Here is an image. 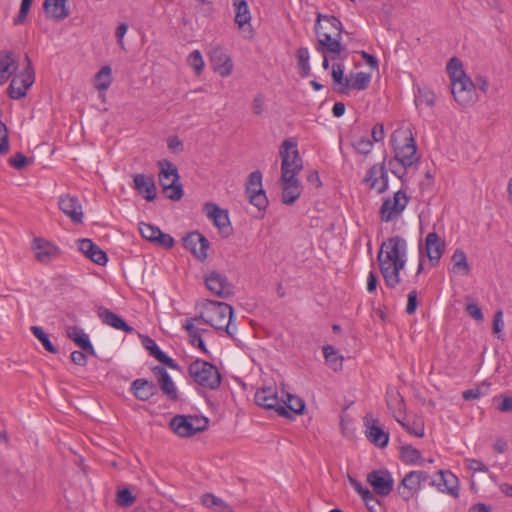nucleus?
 <instances>
[{
    "instance_id": "nucleus-13",
    "label": "nucleus",
    "mask_w": 512,
    "mask_h": 512,
    "mask_svg": "<svg viewBox=\"0 0 512 512\" xmlns=\"http://www.w3.org/2000/svg\"><path fill=\"white\" fill-rule=\"evenodd\" d=\"M363 182L369 187V189L374 190L379 194L387 191L389 186V177L384 162L371 166L366 172Z\"/></svg>"
},
{
    "instance_id": "nucleus-44",
    "label": "nucleus",
    "mask_w": 512,
    "mask_h": 512,
    "mask_svg": "<svg viewBox=\"0 0 512 512\" xmlns=\"http://www.w3.org/2000/svg\"><path fill=\"white\" fill-rule=\"evenodd\" d=\"M296 57H297V62H298V66H299V69H300V75L301 77L303 78H306L309 76L310 74V64H309V60H310V54H309V50L307 47H301L297 50V53H296Z\"/></svg>"
},
{
    "instance_id": "nucleus-61",
    "label": "nucleus",
    "mask_w": 512,
    "mask_h": 512,
    "mask_svg": "<svg viewBox=\"0 0 512 512\" xmlns=\"http://www.w3.org/2000/svg\"><path fill=\"white\" fill-rule=\"evenodd\" d=\"M504 328V320H503V312L501 310L497 311L494 315L493 319V332L498 335V338H501L500 333Z\"/></svg>"
},
{
    "instance_id": "nucleus-1",
    "label": "nucleus",
    "mask_w": 512,
    "mask_h": 512,
    "mask_svg": "<svg viewBox=\"0 0 512 512\" xmlns=\"http://www.w3.org/2000/svg\"><path fill=\"white\" fill-rule=\"evenodd\" d=\"M377 260L386 286L396 288L401 283L400 272L407 263L406 240L401 236L388 238L381 244Z\"/></svg>"
},
{
    "instance_id": "nucleus-12",
    "label": "nucleus",
    "mask_w": 512,
    "mask_h": 512,
    "mask_svg": "<svg viewBox=\"0 0 512 512\" xmlns=\"http://www.w3.org/2000/svg\"><path fill=\"white\" fill-rule=\"evenodd\" d=\"M429 475L425 471H410L397 486V494L404 501L408 502L421 490L422 484L426 482Z\"/></svg>"
},
{
    "instance_id": "nucleus-55",
    "label": "nucleus",
    "mask_w": 512,
    "mask_h": 512,
    "mask_svg": "<svg viewBox=\"0 0 512 512\" xmlns=\"http://www.w3.org/2000/svg\"><path fill=\"white\" fill-rule=\"evenodd\" d=\"M32 2H33V0H22L21 1L19 13H18L17 17L14 19L15 25L22 24L25 21L27 14L30 10V6H31Z\"/></svg>"
},
{
    "instance_id": "nucleus-19",
    "label": "nucleus",
    "mask_w": 512,
    "mask_h": 512,
    "mask_svg": "<svg viewBox=\"0 0 512 512\" xmlns=\"http://www.w3.org/2000/svg\"><path fill=\"white\" fill-rule=\"evenodd\" d=\"M208 290L220 298H228L233 294V287L226 276L212 271L205 278Z\"/></svg>"
},
{
    "instance_id": "nucleus-28",
    "label": "nucleus",
    "mask_w": 512,
    "mask_h": 512,
    "mask_svg": "<svg viewBox=\"0 0 512 512\" xmlns=\"http://www.w3.org/2000/svg\"><path fill=\"white\" fill-rule=\"evenodd\" d=\"M282 186V202L292 205L300 197L302 186L298 178H280Z\"/></svg>"
},
{
    "instance_id": "nucleus-4",
    "label": "nucleus",
    "mask_w": 512,
    "mask_h": 512,
    "mask_svg": "<svg viewBox=\"0 0 512 512\" xmlns=\"http://www.w3.org/2000/svg\"><path fill=\"white\" fill-rule=\"evenodd\" d=\"M233 317L232 307L224 302L208 300L203 307L200 319L217 330H224L228 335H233L230 329Z\"/></svg>"
},
{
    "instance_id": "nucleus-49",
    "label": "nucleus",
    "mask_w": 512,
    "mask_h": 512,
    "mask_svg": "<svg viewBox=\"0 0 512 512\" xmlns=\"http://www.w3.org/2000/svg\"><path fill=\"white\" fill-rule=\"evenodd\" d=\"M371 81V75L365 72H358L353 79H350V89L364 90L368 87Z\"/></svg>"
},
{
    "instance_id": "nucleus-18",
    "label": "nucleus",
    "mask_w": 512,
    "mask_h": 512,
    "mask_svg": "<svg viewBox=\"0 0 512 512\" xmlns=\"http://www.w3.org/2000/svg\"><path fill=\"white\" fill-rule=\"evenodd\" d=\"M365 436L367 439L377 447L384 448L389 443V433L384 431L377 419H374L371 414H366L364 417Z\"/></svg>"
},
{
    "instance_id": "nucleus-21",
    "label": "nucleus",
    "mask_w": 512,
    "mask_h": 512,
    "mask_svg": "<svg viewBox=\"0 0 512 512\" xmlns=\"http://www.w3.org/2000/svg\"><path fill=\"white\" fill-rule=\"evenodd\" d=\"M184 247L199 260L207 258L208 240L199 232H191L183 238Z\"/></svg>"
},
{
    "instance_id": "nucleus-57",
    "label": "nucleus",
    "mask_w": 512,
    "mask_h": 512,
    "mask_svg": "<svg viewBox=\"0 0 512 512\" xmlns=\"http://www.w3.org/2000/svg\"><path fill=\"white\" fill-rule=\"evenodd\" d=\"M142 345L143 347L149 351L150 355L154 358L157 356V353H160L162 350L157 345V343L150 338L149 336L142 337Z\"/></svg>"
},
{
    "instance_id": "nucleus-63",
    "label": "nucleus",
    "mask_w": 512,
    "mask_h": 512,
    "mask_svg": "<svg viewBox=\"0 0 512 512\" xmlns=\"http://www.w3.org/2000/svg\"><path fill=\"white\" fill-rule=\"evenodd\" d=\"M466 312L476 321L483 320V313L481 308L475 303H469L466 305Z\"/></svg>"
},
{
    "instance_id": "nucleus-26",
    "label": "nucleus",
    "mask_w": 512,
    "mask_h": 512,
    "mask_svg": "<svg viewBox=\"0 0 512 512\" xmlns=\"http://www.w3.org/2000/svg\"><path fill=\"white\" fill-rule=\"evenodd\" d=\"M78 249L89 260L97 265L104 266L108 262V256L96 243L91 239L84 238L78 241Z\"/></svg>"
},
{
    "instance_id": "nucleus-38",
    "label": "nucleus",
    "mask_w": 512,
    "mask_h": 512,
    "mask_svg": "<svg viewBox=\"0 0 512 512\" xmlns=\"http://www.w3.org/2000/svg\"><path fill=\"white\" fill-rule=\"evenodd\" d=\"M344 70L343 64L336 63L332 66V79L338 86L337 91L341 94H346L350 90V79H344Z\"/></svg>"
},
{
    "instance_id": "nucleus-40",
    "label": "nucleus",
    "mask_w": 512,
    "mask_h": 512,
    "mask_svg": "<svg viewBox=\"0 0 512 512\" xmlns=\"http://www.w3.org/2000/svg\"><path fill=\"white\" fill-rule=\"evenodd\" d=\"M195 319H188L186 320L183 327L188 332L190 343L194 346L199 348L203 353L208 354V350L206 348L205 342L202 339L198 329L194 325Z\"/></svg>"
},
{
    "instance_id": "nucleus-14",
    "label": "nucleus",
    "mask_w": 512,
    "mask_h": 512,
    "mask_svg": "<svg viewBox=\"0 0 512 512\" xmlns=\"http://www.w3.org/2000/svg\"><path fill=\"white\" fill-rule=\"evenodd\" d=\"M255 402L265 409L275 410L280 416L289 415V412L285 410V406L282 404V399H279L276 389L272 387L258 390L255 394Z\"/></svg>"
},
{
    "instance_id": "nucleus-27",
    "label": "nucleus",
    "mask_w": 512,
    "mask_h": 512,
    "mask_svg": "<svg viewBox=\"0 0 512 512\" xmlns=\"http://www.w3.org/2000/svg\"><path fill=\"white\" fill-rule=\"evenodd\" d=\"M132 187L147 201H153L157 196L155 181L152 176L146 174L134 175Z\"/></svg>"
},
{
    "instance_id": "nucleus-32",
    "label": "nucleus",
    "mask_w": 512,
    "mask_h": 512,
    "mask_svg": "<svg viewBox=\"0 0 512 512\" xmlns=\"http://www.w3.org/2000/svg\"><path fill=\"white\" fill-rule=\"evenodd\" d=\"M98 315L104 324L116 330H121L126 333H132L134 331L133 327L129 326L122 317L109 309H100Z\"/></svg>"
},
{
    "instance_id": "nucleus-17",
    "label": "nucleus",
    "mask_w": 512,
    "mask_h": 512,
    "mask_svg": "<svg viewBox=\"0 0 512 512\" xmlns=\"http://www.w3.org/2000/svg\"><path fill=\"white\" fill-rule=\"evenodd\" d=\"M209 57L213 69L221 77H228L233 71V62L223 47L217 45L209 51Z\"/></svg>"
},
{
    "instance_id": "nucleus-53",
    "label": "nucleus",
    "mask_w": 512,
    "mask_h": 512,
    "mask_svg": "<svg viewBox=\"0 0 512 512\" xmlns=\"http://www.w3.org/2000/svg\"><path fill=\"white\" fill-rule=\"evenodd\" d=\"M397 422L411 435L416 437H423L424 435V427L421 424H409L400 419H397Z\"/></svg>"
},
{
    "instance_id": "nucleus-15",
    "label": "nucleus",
    "mask_w": 512,
    "mask_h": 512,
    "mask_svg": "<svg viewBox=\"0 0 512 512\" xmlns=\"http://www.w3.org/2000/svg\"><path fill=\"white\" fill-rule=\"evenodd\" d=\"M31 249L37 261L43 264L54 261L61 254L60 248L57 245L41 237H35L33 239Z\"/></svg>"
},
{
    "instance_id": "nucleus-10",
    "label": "nucleus",
    "mask_w": 512,
    "mask_h": 512,
    "mask_svg": "<svg viewBox=\"0 0 512 512\" xmlns=\"http://www.w3.org/2000/svg\"><path fill=\"white\" fill-rule=\"evenodd\" d=\"M409 203V197L405 190L400 189L387 197L379 210V216L382 222L388 223L397 219L406 209Z\"/></svg>"
},
{
    "instance_id": "nucleus-25",
    "label": "nucleus",
    "mask_w": 512,
    "mask_h": 512,
    "mask_svg": "<svg viewBox=\"0 0 512 512\" xmlns=\"http://www.w3.org/2000/svg\"><path fill=\"white\" fill-rule=\"evenodd\" d=\"M439 478L432 480L430 484L436 486L438 491L449 494L453 497L459 496V481L458 478L450 471L440 470L438 472Z\"/></svg>"
},
{
    "instance_id": "nucleus-36",
    "label": "nucleus",
    "mask_w": 512,
    "mask_h": 512,
    "mask_svg": "<svg viewBox=\"0 0 512 512\" xmlns=\"http://www.w3.org/2000/svg\"><path fill=\"white\" fill-rule=\"evenodd\" d=\"M201 502L206 508L214 512H234L227 502L212 493L202 495Z\"/></svg>"
},
{
    "instance_id": "nucleus-39",
    "label": "nucleus",
    "mask_w": 512,
    "mask_h": 512,
    "mask_svg": "<svg viewBox=\"0 0 512 512\" xmlns=\"http://www.w3.org/2000/svg\"><path fill=\"white\" fill-rule=\"evenodd\" d=\"M326 364L334 371H339L343 366V356L331 345L322 348Z\"/></svg>"
},
{
    "instance_id": "nucleus-3",
    "label": "nucleus",
    "mask_w": 512,
    "mask_h": 512,
    "mask_svg": "<svg viewBox=\"0 0 512 512\" xmlns=\"http://www.w3.org/2000/svg\"><path fill=\"white\" fill-rule=\"evenodd\" d=\"M391 144L394 151V161L404 169L418 163L417 146L412 131L408 127H400L391 135Z\"/></svg>"
},
{
    "instance_id": "nucleus-58",
    "label": "nucleus",
    "mask_w": 512,
    "mask_h": 512,
    "mask_svg": "<svg viewBox=\"0 0 512 512\" xmlns=\"http://www.w3.org/2000/svg\"><path fill=\"white\" fill-rule=\"evenodd\" d=\"M154 242L157 243L158 245H160L161 247L167 248V249L172 248L175 244L173 237L170 236L169 234L162 232V231L159 232V234L156 237Z\"/></svg>"
},
{
    "instance_id": "nucleus-46",
    "label": "nucleus",
    "mask_w": 512,
    "mask_h": 512,
    "mask_svg": "<svg viewBox=\"0 0 512 512\" xmlns=\"http://www.w3.org/2000/svg\"><path fill=\"white\" fill-rule=\"evenodd\" d=\"M31 332L42 343V345L48 352H50V353L57 352V349L50 341L49 336L45 333V331L41 327L32 326Z\"/></svg>"
},
{
    "instance_id": "nucleus-51",
    "label": "nucleus",
    "mask_w": 512,
    "mask_h": 512,
    "mask_svg": "<svg viewBox=\"0 0 512 512\" xmlns=\"http://www.w3.org/2000/svg\"><path fill=\"white\" fill-rule=\"evenodd\" d=\"M352 146L357 153L366 156L372 151L374 144L367 137H360L352 142Z\"/></svg>"
},
{
    "instance_id": "nucleus-29",
    "label": "nucleus",
    "mask_w": 512,
    "mask_h": 512,
    "mask_svg": "<svg viewBox=\"0 0 512 512\" xmlns=\"http://www.w3.org/2000/svg\"><path fill=\"white\" fill-rule=\"evenodd\" d=\"M67 3L68 0H44L43 9L48 18L60 22L70 14Z\"/></svg>"
},
{
    "instance_id": "nucleus-60",
    "label": "nucleus",
    "mask_w": 512,
    "mask_h": 512,
    "mask_svg": "<svg viewBox=\"0 0 512 512\" xmlns=\"http://www.w3.org/2000/svg\"><path fill=\"white\" fill-rule=\"evenodd\" d=\"M417 309V291L414 289L409 292L408 299H407V305H406V313L408 315H412L416 312Z\"/></svg>"
},
{
    "instance_id": "nucleus-34",
    "label": "nucleus",
    "mask_w": 512,
    "mask_h": 512,
    "mask_svg": "<svg viewBox=\"0 0 512 512\" xmlns=\"http://www.w3.org/2000/svg\"><path fill=\"white\" fill-rule=\"evenodd\" d=\"M14 54L9 51H0V84L6 82L16 71Z\"/></svg>"
},
{
    "instance_id": "nucleus-47",
    "label": "nucleus",
    "mask_w": 512,
    "mask_h": 512,
    "mask_svg": "<svg viewBox=\"0 0 512 512\" xmlns=\"http://www.w3.org/2000/svg\"><path fill=\"white\" fill-rule=\"evenodd\" d=\"M447 72L449 73L450 80L466 76L463 70L462 62L456 57H453L448 61Z\"/></svg>"
},
{
    "instance_id": "nucleus-35",
    "label": "nucleus",
    "mask_w": 512,
    "mask_h": 512,
    "mask_svg": "<svg viewBox=\"0 0 512 512\" xmlns=\"http://www.w3.org/2000/svg\"><path fill=\"white\" fill-rule=\"evenodd\" d=\"M233 7L235 10V23L239 29L245 31L246 25L250 27L251 21V13L247 0H233Z\"/></svg>"
},
{
    "instance_id": "nucleus-50",
    "label": "nucleus",
    "mask_w": 512,
    "mask_h": 512,
    "mask_svg": "<svg viewBox=\"0 0 512 512\" xmlns=\"http://www.w3.org/2000/svg\"><path fill=\"white\" fill-rule=\"evenodd\" d=\"M136 501L135 496L128 488L120 489L117 492L116 503L120 507H130Z\"/></svg>"
},
{
    "instance_id": "nucleus-2",
    "label": "nucleus",
    "mask_w": 512,
    "mask_h": 512,
    "mask_svg": "<svg viewBox=\"0 0 512 512\" xmlns=\"http://www.w3.org/2000/svg\"><path fill=\"white\" fill-rule=\"evenodd\" d=\"M342 30L341 21L335 16L318 14L315 24V32L318 39L317 50L322 53L331 54L336 59L343 51L340 43Z\"/></svg>"
},
{
    "instance_id": "nucleus-37",
    "label": "nucleus",
    "mask_w": 512,
    "mask_h": 512,
    "mask_svg": "<svg viewBox=\"0 0 512 512\" xmlns=\"http://www.w3.org/2000/svg\"><path fill=\"white\" fill-rule=\"evenodd\" d=\"M401 460L407 465H424L425 460L421 452L412 445H404L400 448Z\"/></svg>"
},
{
    "instance_id": "nucleus-41",
    "label": "nucleus",
    "mask_w": 512,
    "mask_h": 512,
    "mask_svg": "<svg viewBox=\"0 0 512 512\" xmlns=\"http://www.w3.org/2000/svg\"><path fill=\"white\" fill-rule=\"evenodd\" d=\"M453 272L456 274L467 275L470 267L467 261L466 253L462 249H456L452 255Z\"/></svg>"
},
{
    "instance_id": "nucleus-24",
    "label": "nucleus",
    "mask_w": 512,
    "mask_h": 512,
    "mask_svg": "<svg viewBox=\"0 0 512 512\" xmlns=\"http://www.w3.org/2000/svg\"><path fill=\"white\" fill-rule=\"evenodd\" d=\"M59 209L70 218V220L79 224L82 223L83 220V210L82 205L79 202L77 197L71 196L69 194L63 195L59 198Z\"/></svg>"
},
{
    "instance_id": "nucleus-62",
    "label": "nucleus",
    "mask_w": 512,
    "mask_h": 512,
    "mask_svg": "<svg viewBox=\"0 0 512 512\" xmlns=\"http://www.w3.org/2000/svg\"><path fill=\"white\" fill-rule=\"evenodd\" d=\"M466 462L468 464V468L470 470H472L474 473H477V472L486 473L489 470L488 467L480 460L467 459Z\"/></svg>"
},
{
    "instance_id": "nucleus-31",
    "label": "nucleus",
    "mask_w": 512,
    "mask_h": 512,
    "mask_svg": "<svg viewBox=\"0 0 512 512\" xmlns=\"http://www.w3.org/2000/svg\"><path fill=\"white\" fill-rule=\"evenodd\" d=\"M67 336L71 339L79 348L86 353L94 356L95 350L89 339V336L80 327L73 326L67 329Z\"/></svg>"
},
{
    "instance_id": "nucleus-5",
    "label": "nucleus",
    "mask_w": 512,
    "mask_h": 512,
    "mask_svg": "<svg viewBox=\"0 0 512 512\" xmlns=\"http://www.w3.org/2000/svg\"><path fill=\"white\" fill-rule=\"evenodd\" d=\"M188 373L193 381L206 389L216 390L221 384V374L212 363L196 359L188 367Z\"/></svg>"
},
{
    "instance_id": "nucleus-6",
    "label": "nucleus",
    "mask_w": 512,
    "mask_h": 512,
    "mask_svg": "<svg viewBox=\"0 0 512 512\" xmlns=\"http://www.w3.org/2000/svg\"><path fill=\"white\" fill-rule=\"evenodd\" d=\"M279 156L281 158L280 178H297L303 169V160L297 143L289 139L284 140L279 148Z\"/></svg>"
},
{
    "instance_id": "nucleus-23",
    "label": "nucleus",
    "mask_w": 512,
    "mask_h": 512,
    "mask_svg": "<svg viewBox=\"0 0 512 512\" xmlns=\"http://www.w3.org/2000/svg\"><path fill=\"white\" fill-rule=\"evenodd\" d=\"M203 211L207 218L224 234L230 227L228 211L220 208L217 204L208 202L204 205Z\"/></svg>"
},
{
    "instance_id": "nucleus-7",
    "label": "nucleus",
    "mask_w": 512,
    "mask_h": 512,
    "mask_svg": "<svg viewBox=\"0 0 512 512\" xmlns=\"http://www.w3.org/2000/svg\"><path fill=\"white\" fill-rule=\"evenodd\" d=\"M160 167L159 182L163 193L170 200H180L183 196V188L176 166L168 160L158 162Z\"/></svg>"
},
{
    "instance_id": "nucleus-52",
    "label": "nucleus",
    "mask_w": 512,
    "mask_h": 512,
    "mask_svg": "<svg viewBox=\"0 0 512 512\" xmlns=\"http://www.w3.org/2000/svg\"><path fill=\"white\" fill-rule=\"evenodd\" d=\"M139 230L143 238L146 240H149L151 242H154L156 237L158 236L159 232L161 231L160 228L153 226L148 223H140L139 224Z\"/></svg>"
},
{
    "instance_id": "nucleus-45",
    "label": "nucleus",
    "mask_w": 512,
    "mask_h": 512,
    "mask_svg": "<svg viewBox=\"0 0 512 512\" xmlns=\"http://www.w3.org/2000/svg\"><path fill=\"white\" fill-rule=\"evenodd\" d=\"M286 398L282 399V404L285 406V410L289 409L295 414H302L305 409L304 401L295 395L286 393Z\"/></svg>"
},
{
    "instance_id": "nucleus-30",
    "label": "nucleus",
    "mask_w": 512,
    "mask_h": 512,
    "mask_svg": "<svg viewBox=\"0 0 512 512\" xmlns=\"http://www.w3.org/2000/svg\"><path fill=\"white\" fill-rule=\"evenodd\" d=\"M152 371L158 377V383L163 394L166 395L170 400H177L178 391L167 370L163 367L156 366L152 369Z\"/></svg>"
},
{
    "instance_id": "nucleus-64",
    "label": "nucleus",
    "mask_w": 512,
    "mask_h": 512,
    "mask_svg": "<svg viewBox=\"0 0 512 512\" xmlns=\"http://www.w3.org/2000/svg\"><path fill=\"white\" fill-rule=\"evenodd\" d=\"M167 145L169 150L173 153H180L183 151V143L177 136L169 137Z\"/></svg>"
},
{
    "instance_id": "nucleus-54",
    "label": "nucleus",
    "mask_w": 512,
    "mask_h": 512,
    "mask_svg": "<svg viewBox=\"0 0 512 512\" xmlns=\"http://www.w3.org/2000/svg\"><path fill=\"white\" fill-rule=\"evenodd\" d=\"M8 162L14 169L21 170L27 165L28 158L23 153L18 152L14 156L10 157Z\"/></svg>"
},
{
    "instance_id": "nucleus-56",
    "label": "nucleus",
    "mask_w": 512,
    "mask_h": 512,
    "mask_svg": "<svg viewBox=\"0 0 512 512\" xmlns=\"http://www.w3.org/2000/svg\"><path fill=\"white\" fill-rule=\"evenodd\" d=\"M350 483L354 490L361 496L362 500H371L372 492L365 486H363L359 481L350 478Z\"/></svg>"
},
{
    "instance_id": "nucleus-22",
    "label": "nucleus",
    "mask_w": 512,
    "mask_h": 512,
    "mask_svg": "<svg viewBox=\"0 0 512 512\" xmlns=\"http://www.w3.org/2000/svg\"><path fill=\"white\" fill-rule=\"evenodd\" d=\"M474 84L467 76L451 80V92L454 99L462 106L472 101Z\"/></svg>"
},
{
    "instance_id": "nucleus-43",
    "label": "nucleus",
    "mask_w": 512,
    "mask_h": 512,
    "mask_svg": "<svg viewBox=\"0 0 512 512\" xmlns=\"http://www.w3.org/2000/svg\"><path fill=\"white\" fill-rule=\"evenodd\" d=\"M95 87L99 91H106L112 83V70L110 66H103L95 75Z\"/></svg>"
},
{
    "instance_id": "nucleus-8",
    "label": "nucleus",
    "mask_w": 512,
    "mask_h": 512,
    "mask_svg": "<svg viewBox=\"0 0 512 512\" xmlns=\"http://www.w3.org/2000/svg\"><path fill=\"white\" fill-rule=\"evenodd\" d=\"M208 420L193 415H176L170 421V428L180 437H191L206 429Z\"/></svg>"
},
{
    "instance_id": "nucleus-16",
    "label": "nucleus",
    "mask_w": 512,
    "mask_h": 512,
    "mask_svg": "<svg viewBox=\"0 0 512 512\" xmlns=\"http://www.w3.org/2000/svg\"><path fill=\"white\" fill-rule=\"evenodd\" d=\"M367 482L373 487L374 492L381 497L390 495L394 488V479L387 470H374L368 473Z\"/></svg>"
},
{
    "instance_id": "nucleus-9",
    "label": "nucleus",
    "mask_w": 512,
    "mask_h": 512,
    "mask_svg": "<svg viewBox=\"0 0 512 512\" xmlns=\"http://www.w3.org/2000/svg\"><path fill=\"white\" fill-rule=\"evenodd\" d=\"M26 62L25 69L16 74L8 86V95L11 99L20 100L24 98L35 82V70L28 56H26Z\"/></svg>"
},
{
    "instance_id": "nucleus-59",
    "label": "nucleus",
    "mask_w": 512,
    "mask_h": 512,
    "mask_svg": "<svg viewBox=\"0 0 512 512\" xmlns=\"http://www.w3.org/2000/svg\"><path fill=\"white\" fill-rule=\"evenodd\" d=\"M155 358L172 370H180V365L163 351L157 353Z\"/></svg>"
},
{
    "instance_id": "nucleus-33",
    "label": "nucleus",
    "mask_w": 512,
    "mask_h": 512,
    "mask_svg": "<svg viewBox=\"0 0 512 512\" xmlns=\"http://www.w3.org/2000/svg\"><path fill=\"white\" fill-rule=\"evenodd\" d=\"M131 391L137 399L147 401L156 393L157 388L151 381L136 379L132 382Z\"/></svg>"
},
{
    "instance_id": "nucleus-48",
    "label": "nucleus",
    "mask_w": 512,
    "mask_h": 512,
    "mask_svg": "<svg viewBox=\"0 0 512 512\" xmlns=\"http://www.w3.org/2000/svg\"><path fill=\"white\" fill-rule=\"evenodd\" d=\"M187 63L193 68L196 75H200L203 72L205 63L199 50H194L189 54Z\"/></svg>"
},
{
    "instance_id": "nucleus-20",
    "label": "nucleus",
    "mask_w": 512,
    "mask_h": 512,
    "mask_svg": "<svg viewBox=\"0 0 512 512\" xmlns=\"http://www.w3.org/2000/svg\"><path fill=\"white\" fill-rule=\"evenodd\" d=\"M431 266H437L445 251V241L435 232H429L423 247Z\"/></svg>"
},
{
    "instance_id": "nucleus-11",
    "label": "nucleus",
    "mask_w": 512,
    "mask_h": 512,
    "mask_svg": "<svg viewBox=\"0 0 512 512\" xmlns=\"http://www.w3.org/2000/svg\"><path fill=\"white\" fill-rule=\"evenodd\" d=\"M262 179V173L256 170L250 173L245 184V194L250 204L257 207L259 210H265L268 206V199L263 189Z\"/></svg>"
},
{
    "instance_id": "nucleus-42",
    "label": "nucleus",
    "mask_w": 512,
    "mask_h": 512,
    "mask_svg": "<svg viewBox=\"0 0 512 512\" xmlns=\"http://www.w3.org/2000/svg\"><path fill=\"white\" fill-rule=\"evenodd\" d=\"M435 94L429 88H417L415 92V105L421 107H433L435 105Z\"/></svg>"
}]
</instances>
